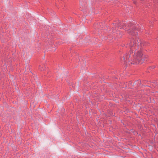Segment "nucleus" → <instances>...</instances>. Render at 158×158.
Instances as JSON below:
<instances>
[{"label":"nucleus","instance_id":"7","mask_svg":"<svg viewBox=\"0 0 158 158\" xmlns=\"http://www.w3.org/2000/svg\"><path fill=\"white\" fill-rule=\"evenodd\" d=\"M149 23H152V22L151 21L150 22H149Z\"/></svg>","mask_w":158,"mask_h":158},{"label":"nucleus","instance_id":"5","mask_svg":"<svg viewBox=\"0 0 158 158\" xmlns=\"http://www.w3.org/2000/svg\"><path fill=\"white\" fill-rule=\"evenodd\" d=\"M137 82L138 83H139V82H140V81H138Z\"/></svg>","mask_w":158,"mask_h":158},{"label":"nucleus","instance_id":"2","mask_svg":"<svg viewBox=\"0 0 158 158\" xmlns=\"http://www.w3.org/2000/svg\"><path fill=\"white\" fill-rule=\"evenodd\" d=\"M139 26H131V27H130V29L128 30V32L129 33H131L132 35H133V29H137L138 30V28H139ZM138 30H139L138 29Z\"/></svg>","mask_w":158,"mask_h":158},{"label":"nucleus","instance_id":"1","mask_svg":"<svg viewBox=\"0 0 158 158\" xmlns=\"http://www.w3.org/2000/svg\"><path fill=\"white\" fill-rule=\"evenodd\" d=\"M142 45L143 43L138 38L135 39L132 38L129 44L130 52L125 54L123 57L124 64L130 65L139 63L143 55L141 51Z\"/></svg>","mask_w":158,"mask_h":158},{"label":"nucleus","instance_id":"4","mask_svg":"<svg viewBox=\"0 0 158 158\" xmlns=\"http://www.w3.org/2000/svg\"><path fill=\"white\" fill-rule=\"evenodd\" d=\"M116 34H119L120 35V33L119 32V31H117Z\"/></svg>","mask_w":158,"mask_h":158},{"label":"nucleus","instance_id":"6","mask_svg":"<svg viewBox=\"0 0 158 158\" xmlns=\"http://www.w3.org/2000/svg\"><path fill=\"white\" fill-rule=\"evenodd\" d=\"M118 36V37H121V36Z\"/></svg>","mask_w":158,"mask_h":158},{"label":"nucleus","instance_id":"3","mask_svg":"<svg viewBox=\"0 0 158 158\" xmlns=\"http://www.w3.org/2000/svg\"><path fill=\"white\" fill-rule=\"evenodd\" d=\"M39 69H40L41 70H44L43 68H42V67H41V66H40Z\"/></svg>","mask_w":158,"mask_h":158}]
</instances>
